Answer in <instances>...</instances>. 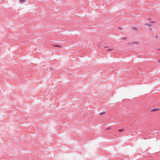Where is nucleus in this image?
I'll return each instance as SVG.
<instances>
[{
	"label": "nucleus",
	"mask_w": 160,
	"mask_h": 160,
	"mask_svg": "<svg viewBox=\"0 0 160 160\" xmlns=\"http://www.w3.org/2000/svg\"><path fill=\"white\" fill-rule=\"evenodd\" d=\"M133 44H138V42H131V43H129L130 44H131V45H133Z\"/></svg>",
	"instance_id": "1"
},
{
	"label": "nucleus",
	"mask_w": 160,
	"mask_h": 160,
	"mask_svg": "<svg viewBox=\"0 0 160 160\" xmlns=\"http://www.w3.org/2000/svg\"><path fill=\"white\" fill-rule=\"evenodd\" d=\"M52 46L54 47H59V48H60L62 47L61 46L58 45H55V44L53 45Z\"/></svg>",
	"instance_id": "2"
},
{
	"label": "nucleus",
	"mask_w": 160,
	"mask_h": 160,
	"mask_svg": "<svg viewBox=\"0 0 160 160\" xmlns=\"http://www.w3.org/2000/svg\"><path fill=\"white\" fill-rule=\"evenodd\" d=\"M157 110H158V109H152L151 110V111H152V112H153V111H157Z\"/></svg>",
	"instance_id": "3"
},
{
	"label": "nucleus",
	"mask_w": 160,
	"mask_h": 160,
	"mask_svg": "<svg viewBox=\"0 0 160 160\" xmlns=\"http://www.w3.org/2000/svg\"><path fill=\"white\" fill-rule=\"evenodd\" d=\"M145 25H146V26H151V25H149L148 24H147V23H146L145 24Z\"/></svg>",
	"instance_id": "4"
},
{
	"label": "nucleus",
	"mask_w": 160,
	"mask_h": 160,
	"mask_svg": "<svg viewBox=\"0 0 160 160\" xmlns=\"http://www.w3.org/2000/svg\"><path fill=\"white\" fill-rule=\"evenodd\" d=\"M113 50V49H108L106 51H112Z\"/></svg>",
	"instance_id": "5"
},
{
	"label": "nucleus",
	"mask_w": 160,
	"mask_h": 160,
	"mask_svg": "<svg viewBox=\"0 0 160 160\" xmlns=\"http://www.w3.org/2000/svg\"><path fill=\"white\" fill-rule=\"evenodd\" d=\"M123 131V129H120L118 130V131L119 132H122V131Z\"/></svg>",
	"instance_id": "6"
},
{
	"label": "nucleus",
	"mask_w": 160,
	"mask_h": 160,
	"mask_svg": "<svg viewBox=\"0 0 160 160\" xmlns=\"http://www.w3.org/2000/svg\"><path fill=\"white\" fill-rule=\"evenodd\" d=\"M24 1V0H19V2H20L22 3V2Z\"/></svg>",
	"instance_id": "7"
},
{
	"label": "nucleus",
	"mask_w": 160,
	"mask_h": 160,
	"mask_svg": "<svg viewBox=\"0 0 160 160\" xmlns=\"http://www.w3.org/2000/svg\"><path fill=\"white\" fill-rule=\"evenodd\" d=\"M104 113H105L104 112L100 113V115H102V114H104Z\"/></svg>",
	"instance_id": "8"
},
{
	"label": "nucleus",
	"mask_w": 160,
	"mask_h": 160,
	"mask_svg": "<svg viewBox=\"0 0 160 160\" xmlns=\"http://www.w3.org/2000/svg\"><path fill=\"white\" fill-rule=\"evenodd\" d=\"M151 23H155V22H154V21H153V22H150Z\"/></svg>",
	"instance_id": "9"
},
{
	"label": "nucleus",
	"mask_w": 160,
	"mask_h": 160,
	"mask_svg": "<svg viewBox=\"0 0 160 160\" xmlns=\"http://www.w3.org/2000/svg\"><path fill=\"white\" fill-rule=\"evenodd\" d=\"M156 50H157L158 51H159V50H160V49H157Z\"/></svg>",
	"instance_id": "10"
},
{
	"label": "nucleus",
	"mask_w": 160,
	"mask_h": 160,
	"mask_svg": "<svg viewBox=\"0 0 160 160\" xmlns=\"http://www.w3.org/2000/svg\"><path fill=\"white\" fill-rule=\"evenodd\" d=\"M122 39H125V38H122Z\"/></svg>",
	"instance_id": "11"
}]
</instances>
